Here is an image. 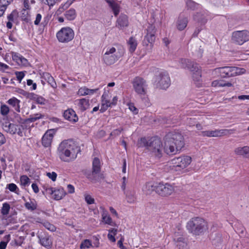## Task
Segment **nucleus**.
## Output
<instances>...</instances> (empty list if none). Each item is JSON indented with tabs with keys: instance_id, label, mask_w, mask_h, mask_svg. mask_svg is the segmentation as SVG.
I'll return each mask as SVG.
<instances>
[{
	"instance_id": "16",
	"label": "nucleus",
	"mask_w": 249,
	"mask_h": 249,
	"mask_svg": "<svg viewBox=\"0 0 249 249\" xmlns=\"http://www.w3.org/2000/svg\"><path fill=\"white\" fill-rule=\"evenodd\" d=\"M174 241L178 249H187V243L181 232H176L174 234Z\"/></svg>"
},
{
	"instance_id": "35",
	"label": "nucleus",
	"mask_w": 249,
	"mask_h": 249,
	"mask_svg": "<svg viewBox=\"0 0 249 249\" xmlns=\"http://www.w3.org/2000/svg\"><path fill=\"white\" fill-rule=\"evenodd\" d=\"M43 117V115H41V114H36L33 115H30V117L25 119L24 122L25 123H31V122H34L36 121V120L42 118Z\"/></svg>"
},
{
	"instance_id": "51",
	"label": "nucleus",
	"mask_w": 249,
	"mask_h": 249,
	"mask_svg": "<svg viewBox=\"0 0 249 249\" xmlns=\"http://www.w3.org/2000/svg\"><path fill=\"white\" fill-rule=\"evenodd\" d=\"M6 188L8 189L10 191L15 192L18 188L14 183H9L7 185Z\"/></svg>"
},
{
	"instance_id": "63",
	"label": "nucleus",
	"mask_w": 249,
	"mask_h": 249,
	"mask_svg": "<svg viewBox=\"0 0 249 249\" xmlns=\"http://www.w3.org/2000/svg\"><path fill=\"white\" fill-rule=\"evenodd\" d=\"M68 191L70 194H72L74 192V187L71 184H69L67 186Z\"/></svg>"
},
{
	"instance_id": "10",
	"label": "nucleus",
	"mask_w": 249,
	"mask_h": 249,
	"mask_svg": "<svg viewBox=\"0 0 249 249\" xmlns=\"http://www.w3.org/2000/svg\"><path fill=\"white\" fill-rule=\"evenodd\" d=\"M3 121L2 126L4 131L12 135L17 134L19 136H23L22 131L23 126L22 125L10 123L7 119L4 118L3 119Z\"/></svg>"
},
{
	"instance_id": "11",
	"label": "nucleus",
	"mask_w": 249,
	"mask_h": 249,
	"mask_svg": "<svg viewBox=\"0 0 249 249\" xmlns=\"http://www.w3.org/2000/svg\"><path fill=\"white\" fill-rule=\"evenodd\" d=\"M133 87L135 91L140 95H144L146 93L147 84L142 77L137 76L132 81Z\"/></svg>"
},
{
	"instance_id": "43",
	"label": "nucleus",
	"mask_w": 249,
	"mask_h": 249,
	"mask_svg": "<svg viewBox=\"0 0 249 249\" xmlns=\"http://www.w3.org/2000/svg\"><path fill=\"white\" fill-rule=\"evenodd\" d=\"M9 112V108L6 105H2L0 108V113L3 116H6Z\"/></svg>"
},
{
	"instance_id": "59",
	"label": "nucleus",
	"mask_w": 249,
	"mask_h": 249,
	"mask_svg": "<svg viewBox=\"0 0 249 249\" xmlns=\"http://www.w3.org/2000/svg\"><path fill=\"white\" fill-rule=\"evenodd\" d=\"M16 75L18 80L21 81L24 76V73L22 71H17L16 72Z\"/></svg>"
},
{
	"instance_id": "30",
	"label": "nucleus",
	"mask_w": 249,
	"mask_h": 249,
	"mask_svg": "<svg viewBox=\"0 0 249 249\" xmlns=\"http://www.w3.org/2000/svg\"><path fill=\"white\" fill-rule=\"evenodd\" d=\"M53 195L54 199L59 200L61 199L65 196L66 193L63 188H60L58 189H54Z\"/></svg>"
},
{
	"instance_id": "55",
	"label": "nucleus",
	"mask_w": 249,
	"mask_h": 249,
	"mask_svg": "<svg viewBox=\"0 0 249 249\" xmlns=\"http://www.w3.org/2000/svg\"><path fill=\"white\" fill-rule=\"evenodd\" d=\"M123 130V129L122 128H118L114 130L111 133L110 135L116 137L120 134L121 132Z\"/></svg>"
},
{
	"instance_id": "5",
	"label": "nucleus",
	"mask_w": 249,
	"mask_h": 249,
	"mask_svg": "<svg viewBox=\"0 0 249 249\" xmlns=\"http://www.w3.org/2000/svg\"><path fill=\"white\" fill-rule=\"evenodd\" d=\"M87 178L92 182L96 183L104 178L103 174L101 173V163L98 158H94L92 161V171L86 174Z\"/></svg>"
},
{
	"instance_id": "15",
	"label": "nucleus",
	"mask_w": 249,
	"mask_h": 249,
	"mask_svg": "<svg viewBox=\"0 0 249 249\" xmlns=\"http://www.w3.org/2000/svg\"><path fill=\"white\" fill-rule=\"evenodd\" d=\"M175 190L174 186L169 183H160L157 185V193L161 196L171 195Z\"/></svg>"
},
{
	"instance_id": "41",
	"label": "nucleus",
	"mask_w": 249,
	"mask_h": 249,
	"mask_svg": "<svg viewBox=\"0 0 249 249\" xmlns=\"http://www.w3.org/2000/svg\"><path fill=\"white\" fill-rule=\"evenodd\" d=\"M109 107H111L110 104H109L108 100H105V101L103 100L102 106H101V108L100 109V111H101V112H104Z\"/></svg>"
},
{
	"instance_id": "44",
	"label": "nucleus",
	"mask_w": 249,
	"mask_h": 249,
	"mask_svg": "<svg viewBox=\"0 0 249 249\" xmlns=\"http://www.w3.org/2000/svg\"><path fill=\"white\" fill-rule=\"evenodd\" d=\"M102 218L106 224L112 226L113 225L111 218L109 216L107 215L105 213H103L102 214Z\"/></svg>"
},
{
	"instance_id": "3",
	"label": "nucleus",
	"mask_w": 249,
	"mask_h": 249,
	"mask_svg": "<svg viewBox=\"0 0 249 249\" xmlns=\"http://www.w3.org/2000/svg\"><path fill=\"white\" fill-rule=\"evenodd\" d=\"M137 145L139 147H145L152 156L158 158L162 156V142L157 137L150 138H142L138 140Z\"/></svg>"
},
{
	"instance_id": "8",
	"label": "nucleus",
	"mask_w": 249,
	"mask_h": 249,
	"mask_svg": "<svg viewBox=\"0 0 249 249\" xmlns=\"http://www.w3.org/2000/svg\"><path fill=\"white\" fill-rule=\"evenodd\" d=\"M171 162L175 170L177 171H180L190 164L192 162V158L189 156L182 155L173 159Z\"/></svg>"
},
{
	"instance_id": "38",
	"label": "nucleus",
	"mask_w": 249,
	"mask_h": 249,
	"mask_svg": "<svg viewBox=\"0 0 249 249\" xmlns=\"http://www.w3.org/2000/svg\"><path fill=\"white\" fill-rule=\"evenodd\" d=\"M126 198L127 202L133 203L136 201V198L134 193H127L126 195Z\"/></svg>"
},
{
	"instance_id": "50",
	"label": "nucleus",
	"mask_w": 249,
	"mask_h": 249,
	"mask_svg": "<svg viewBox=\"0 0 249 249\" xmlns=\"http://www.w3.org/2000/svg\"><path fill=\"white\" fill-rule=\"evenodd\" d=\"M51 18V15H46L45 17H44L43 20L41 23V25H42L44 27H46L47 25L49 20H50Z\"/></svg>"
},
{
	"instance_id": "25",
	"label": "nucleus",
	"mask_w": 249,
	"mask_h": 249,
	"mask_svg": "<svg viewBox=\"0 0 249 249\" xmlns=\"http://www.w3.org/2000/svg\"><path fill=\"white\" fill-rule=\"evenodd\" d=\"M109 7L112 9L114 15L117 17L120 12V5L114 0H106Z\"/></svg>"
},
{
	"instance_id": "37",
	"label": "nucleus",
	"mask_w": 249,
	"mask_h": 249,
	"mask_svg": "<svg viewBox=\"0 0 249 249\" xmlns=\"http://www.w3.org/2000/svg\"><path fill=\"white\" fill-rule=\"evenodd\" d=\"M25 207L27 210L33 211L36 209L37 204L33 201L27 202L25 203Z\"/></svg>"
},
{
	"instance_id": "28",
	"label": "nucleus",
	"mask_w": 249,
	"mask_h": 249,
	"mask_svg": "<svg viewBox=\"0 0 249 249\" xmlns=\"http://www.w3.org/2000/svg\"><path fill=\"white\" fill-rule=\"evenodd\" d=\"M127 44L129 52L131 53H134L138 45L137 40L134 37L131 36L129 38Z\"/></svg>"
},
{
	"instance_id": "7",
	"label": "nucleus",
	"mask_w": 249,
	"mask_h": 249,
	"mask_svg": "<svg viewBox=\"0 0 249 249\" xmlns=\"http://www.w3.org/2000/svg\"><path fill=\"white\" fill-rule=\"evenodd\" d=\"M180 67L183 69H187L193 73V77L197 80L201 76V71L198 65L194 61L188 59H181L179 61Z\"/></svg>"
},
{
	"instance_id": "33",
	"label": "nucleus",
	"mask_w": 249,
	"mask_h": 249,
	"mask_svg": "<svg viewBox=\"0 0 249 249\" xmlns=\"http://www.w3.org/2000/svg\"><path fill=\"white\" fill-rule=\"evenodd\" d=\"M79 106L80 109L84 111L89 108V100L86 98H82L79 100Z\"/></svg>"
},
{
	"instance_id": "13",
	"label": "nucleus",
	"mask_w": 249,
	"mask_h": 249,
	"mask_svg": "<svg viewBox=\"0 0 249 249\" xmlns=\"http://www.w3.org/2000/svg\"><path fill=\"white\" fill-rule=\"evenodd\" d=\"M232 40L238 45H242L249 40V32L247 30H242L233 32Z\"/></svg>"
},
{
	"instance_id": "61",
	"label": "nucleus",
	"mask_w": 249,
	"mask_h": 249,
	"mask_svg": "<svg viewBox=\"0 0 249 249\" xmlns=\"http://www.w3.org/2000/svg\"><path fill=\"white\" fill-rule=\"evenodd\" d=\"M41 18H42V16H41V14H37L36 16V20L34 21V24L36 25H39V24L40 23V22L41 21Z\"/></svg>"
},
{
	"instance_id": "1",
	"label": "nucleus",
	"mask_w": 249,
	"mask_h": 249,
	"mask_svg": "<svg viewBox=\"0 0 249 249\" xmlns=\"http://www.w3.org/2000/svg\"><path fill=\"white\" fill-rule=\"evenodd\" d=\"M183 136L179 132H171L164 138V152L168 155H174L184 146Z\"/></svg>"
},
{
	"instance_id": "23",
	"label": "nucleus",
	"mask_w": 249,
	"mask_h": 249,
	"mask_svg": "<svg viewBox=\"0 0 249 249\" xmlns=\"http://www.w3.org/2000/svg\"><path fill=\"white\" fill-rule=\"evenodd\" d=\"M212 244L215 246H219L223 242L222 235L218 232H213L210 237Z\"/></svg>"
},
{
	"instance_id": "52",
	"label": "nucleus",
	"mask_w": 249,
	"mask_h": 249,
	"mask_svg": "<svg viewBox=\"0 0 249 249\" xmlns=\"http://www.w3.org/2000/svg\"><path fill=\"white\" fill-rule=\"evenodd\" d=\"M10 236L9 234L5 236V238L7 240V242L1 241L0 243V249H5L7 242L10 239Z\"/></svg>"
},
{
	"instance_id": "17",
	"label": "nucleus",
	"mask_w": 249,
	"mask_h": 249,
	"mask_svg": "<svg viewBox=\"0 0 249 249\" xmlns=\"http://www.w3.org/2000/svg\"><path fill=\"white\" fill-rule=\"evenodd\" d=\"M37 237L39 240V243L47 249H50L52 246V239L48 234L40 232L38 233Z\"/></svg>"
},
{
	"instance_id": "34",
	"label": "nucleus",
	"mask_w": 249,
	"mask_h": 249,
	"mask_svg": "<svg viewBox=\"0 0 249 249\" xmlns=\"http://www.w3.org/2000/svg\"><path fill=\"white\" fill-rule=\"evenodd\" d=\"M66 18L69 20L74 19L76 16V13L74 9L71 8L65 13Z\"/></svg>"
},
{
	"instance_id": "49",
	"label": "nucleus",
	"mask_w": 249,
	"mask_h": 249,
	"mask_svg": "<svg viewBox=\"0 0 249 249\" xmlns=\"http://www.w3.org/2000/svg\"><path fill=\"white\" fill-rule=\"evenodd\" d=\"M85 200L88 204H92L94 203V199L89 195L86 194L84 195Z\"/></svg>"
},
{
	"instance_id": "54",
	"label": "nucleus",
	"mask_w": 249,
	"mask_h": 249,
	"mask_svg": "<svg viewBox=\"0 0 249 249\" xmlns=\"http://www.w3.org/2000/svg\"><path fill=\"white\" fill-rule=\"evenodd\" d=\"M13 1V0H0V6H4L6 8Z\"/></svg>"
},
{
	"instance_id": "29",
	"label": "nucleus",
	"mask_w": 249,
	"mask_h": 249,
	"mask_svg": "<svg viewBox=\"0 0 249 249\" xmlns=\"http://www.w3.org/2000/svg\"><path fill=\"white\" fill-rule=\"evenodd\" d=\"M19 103L20 101L15 97H13L7 101V103L11 106L16 111L18 112H20Z\"/></svg>"
},
{
	"instance_id": "40",
	"label": "nucleus",
	"mask_w": 249,
	"mask_h": 249,
	"mask_svg": "<svg viewBox=\"0 0 249 249\" xmlns=\"http://www.w3.org/2000/svg\"><path fill=\"white\" fill-rule=\"evenodd\" d=\"M71 3H72V1L69 2L68 1L66 3H65L64 4L61 5V6H60V7L57 10V13L58 14H61V13H62L65 10L67 9L70 6V5L71 4Z\"/></svg>"
},
{
	"instance_id": "21",
	"label": "nucleus",
	"mask_w": 249,
	"mask_h": 249,
	"mask_svg": "<svg viewBox=\"0 0 249 249\" xmlns=\"http://www.w3.org/2000/svg\"><path fill=\"white\" fill-rule=\"evenodd\" d=\"M234 153L235 155L241 156L244 158H249V146H239L234 149Z\"/></svg>"
},
{
	"instance_id": "4",
	"label": "nucleus",
	"mask_w": 249,
	"mask_h": 249,
	"mask_svg": "<svg viewBox=\"0 0 249 249\" xmlns=\"http://www.w3.org/2000/svg\"><path fill=\"white\" fill-rule=\"evenodd\" d=\"M186 228L190 233L195 235H200L207 231L208 225L203 218L195 217L187 222Z\"/></svg>"
},
{
	"instance_id": "18",
	"label": "nucleus",
	"mask_w": 249,
	"mask_h": 249,
	"mask_svg": "<svg viewBox=\"0 0 249 249\" xmlns=\"http://www.w3.org/2000/svg\"><path fill=\"white\" fill-rule=\"evenodd\" d=\"M156 29L154 26L149 24L146 29V35L145 39L150 44H152L155 40Z\"/></svg>"
},
{
	"instance_id": "26",
	"label": "nucleus",
	"mask_w": 249,
	"mask_h": 249,
	"mask_svg": "<svg viewBox=\"0 0 249 249\" xmlns=\"http://www.w3.org/2000/svg\"><path fill=\"white\" fill-rule=\"evenodd\" d=\"M157 185L154 182H149L145 184L143 190L147 195L150 194L154 191L157 193Z\"/></svg>"
},
{
	"instance_id": "9",
	"label": "nucleus",
	"mask_w": 249,
	"mask_h": 249,
	"mask_svg": "<svg viewBox=\"0 0 249 249\" xmlns=\"http://www.w3.org/2000/svg\"><path fill=\"white\" fill-rule=\"evenodd\" d=\"M74 33L73 30L69 27L61 28L56 34V37L59 42L68 43L74 38Z\"/></svg>"
},
{
	"instance_id": "47",
	"label": "nucleus",
	"mask_w": 249,
	"mask_h": 249,
	"mask_svg": "<svg viewBox=\"0 0 249 249\" xmlns=\"http://www.w3.org/2000/svg\"><path fill=\"white\" fill-rule=\"evenodd\" d=\"M18 17V12L17 10H15L8 16L7 18L9 21H13L15 18H17Z\"/></svg>"
},
{
	"instance_id": "64",
	"label": "nucleus",
	"mask_w": 249,
	"mask_h": 249,
	"mask_svg": "<svg viewBox=\"0 0 249 249\" xmlns=\"http://www.w3.org/2000/svg\"><path fill=\"white\" fill-rule=\"evenodd\" d=\"M129 108L132 111L134 114L138 113V109L133 105H129Z\"/></svg>"
},
{
	"instance_id": "42",
	"label": "nucleus",
	"mask_w": 249,
	"mask_h": 249,
	"mask_svg": "<svg viewBox=\"0 0 249 249\" xmlns=\"http://www.w3.org/2000/svg\"><path fill=\"white\" fill-rule=\"evenodd\" d=\"M92 246L91 241L89 239H85L80 244L81 249H88Z\"/></svg>"
},
{
	"instance_id": "2",
	"label": "nucleus",
	"mask_w": 249,
	"mask_h": 249,
	"mask_svg": "<svg viewBox=\"0 0 249 249\" xmlns=\"http://www.w3.org/2000/svg\"><path fill=\"white\" fill-rule=\"evenodd\" d=\"M80 152V147L70 140L62 142L57 148V154L59 158L65 162H70L75 160Z\"/></svg>"
},
{
	"instance_id": "31",
	"label": "nucleus",
	"mask_w": 249,
	"mask_h": 249,
	"mask_svg": "<svg viewBox=\"0 0 249 249\" xmlns=\"http://www.w3.org/2000/svg\"><path fill=\"white\" fill-rule=\"evenodd\" d=\"M230 130L220 129L215 130H211V137H221L230 134Z\"/></svg>"
},
{
	"instance_id": "58",
	"label": "nucleus",
	"mask_w": 249,
	"mask_h": 249,
	"mask_svg": "<svg viewBox=\"0 0 249 249\" xmlns=\"http://www.w3.org/2000/svg\"><path fill=\"white\" fill-rule=\"evenodd\" d=\"M19 65H22L24 66H27L29 65V62L27 59L23 57L22 56L20 59Z\"/></svg>"
},
{
	"instance_id": "60",
	"label": "nucleus",
	"mask_w": 249,
	"mask_h": 249,
	"mask_svg": "<svg viewBox=\"0 0 249 249\" xmlns=\"http://www.w3.org/2000/svg\"><path fill=\"white\" fill-rule=\"evenodd\" d=\"M35 100L36 102L39 104L44 105L45 104V99L41 96H38L37 95Z\"/></svg>"
},
{
	"instance_id": "46",
	"label": "nucleus",
	"mask_w": 249,
	"mask_h": 249,
	"mask_svg": "<svg viewBox=\"0 0 249 249\" xmlns=\"http://www.w3.org/2000/svg\"><path fill=\"white\" fill-rule=\"evenodd\" d=\"M77 94L80 96L88 95V88L86 87L80 88L78 91Z\"/></svg>"
},
{
	"instance_id": "56",
	"label": "nucleus",
	"mask_w": 249,
	"mask_h": 249,
	"mask_svg": "<svg viewBox=\"0 0 249 249\" xmlns=\"http://www.w3.org/2000/svg\"><path fill=\"white\" fill-rule=\"evenodd\" d=\"M47 176L53 181H55L57 177V174L54 172H53L52 173H47Z\"/></svg>"
},
{
	"instance_id": "6",
	"label": "nucleus",
	"mask_w": 249,
	"mask_h": 249,
	"mask_svg": "<svg viewBox=\"0 0 249 249\" xmlns=\"http://www.w3.org/2000/svg\"><path fill=\"white\" fill-rule=\"evenodd\" d=\"M124 54L123 50H117L115 47L108 48L103 56V60L107 65L115 63Z\"/></svg>"
},
{
	"instance_id": "14",
	"label": "nucleus",
	"mask_w": 249,
	"mask_h": 249,
	"mask_svg": "<svg viewBox=\"0 0 249 249\" xmlns=\"http://www.w3.org/2000/svg\"><path fill=\"white\" fill-rule=\"evenodd\" d=\"M237 69L235 67H222L215 68L214 71L219 73L222 77H230L237 75Z\"/></svg>"
},
{
	"instance_id": "45",
	"label": "nucleus",
	"mask_w": 249,
	"mask_h": 249,
	"mask_svg": "<svg viewBox=\"0 0 249 249\" xmlns=\"http://www.w3.org/2000/svg\"><path fill=\"white\" fill-rule=\"evenodd\" d=\"M20 182L21 185L26 186L30 182V179L26 175H23L20 177Z\"/></svg>"
},
{
	"instance_id": "57",
	"label": "nucleus",
	"mask_w": 249,
	"mask_h": 249,
	"mask_svg": "<svg viewBox=\"0 0 249 249\" xmlns=\"http://www.w3.org/2000/svg\"><path fill=\"white\" fill-rule=\"evenodd\" d=\"M42 1L44 4L49 6L50 8L53 6L55 3V0H43Z\"/></svg>"
},
{
	"instance_id": "53",
	"label": "nucleus",
	"mask_w": 249,
	"mask_h": 249,
	"mask_svg": "<svg viewBox=\"0 0 249 249\" xmlns=\"http://www.w3.org/2000/svg\"><path fill=\"white\" fill-rule=\"evenodd\" d=\"M44 226L48 230L50 231H54L55 230V227L52 224L49 222H45L44 223Z\"/></svg>"
},
{
	"instance_id": "32",
	"label": "nucleus",
	"mask_w": 249,
	"mask_h": 249,
	"mask_svg": "<svg viewBox=\"0 0 249 249\" xmlns=\"http://www.w3.org/2000/svg\"><path fill=\"white\" fill-rule=\"evenodd\" d=\"M194 18L195 20L202 24L206 23L207 21L206 15L202 12L197 13L194 15Z\"/></svg>"
},
{
	"instance_id": "39",
	"label": "nucleus",
	"mask_w": 249,
	"mask_h": 249,
	"mask_svg": "<svg viewBox=\"0 0 249 249\" xmlns=\"http://www.w3.org/2000/svg\"><path fill=\"white\" fill-rule=\"evenodd\" d=\"M10 209V206L8 203H3L1 210V214L3 215H7L9 213Z\"/></svg>"
},
{
	"instance_id": "48",
	"label": "nucleus",
	"mask_w": 249,
	"mask_h": 249,
	"mask_svg": "<svg viewBox=\"0 0 249 249\" xmlns=\"http://www.w3.org/2000/svg\"><path fill=\"white\" fill-rule=\"evenodd\" d=\"M22 55L20 54L15 53V52H12V59L14 61H16L17 63L19 64V60L20 58L21 57Z\"/></svg>"
},
{
	"instance_id": "20",
	"label": "nucleus",
	"mask_w": 249,
	"mask_h": 249,
	"mask_svg": "<svg viewBox=\"0 0 249 249\" xmlns=\"http://www.w3.org/2000/svg\"><path fill=\"white\" fill-rule=\"evenodd\" d=\"M63 117L65 119L72 123L77 122L78 120V117L75 112L71 108L66 110L63 113Z\"/></svg>"
},
{
	"instance_id": "27",
	"label": "nucleus",
	"mask_w": 249,
	"mask_h": 249,
	"mask_svg": "<svg viewBox=\"0 0 249 249\" xmlns=\"http://www.w3.org/2000/svg\"><path fill=\"white\" fill-rule=\"evenodd\" d=\"M43 78L54 89L57 87L56 83L53 76L48 72L43 73Z\"/></svg>"
},
{
	"instance_id": "19",
	"label": "nucleus",
	"mask_w": 249,
	"mask_h": 249,
	"mask_svg": "<svg viewBox=\"0 0 249 249\" xmlns=\"http://www.w3.org/2000/svg\"><path fill=\"white\" fill-rule=\"evenodd\" d=\"M128 24V17L125 14H121L117 19L116 26L119 29H123L127 27Z\"/></svg>"
},
{
	"instance_id": "24",
	"label": "nucleus",
	"mask_w": 249,
	"mask_h": 249,
	"mask_svg": "<svg viewBox=\"0 0 249 249\" xmlns=\"http://www.w3.org/2000/svg\"><path fill=\"white\" fill-rule=\"evenodd\" d=\"M188 22V18L180 15L177 22L178 29L180 31L184 30L186 27Z\"/></svg>"
},
{
	"instance_id": "36",
	"label": "nucleus",
	"mask_w": 249,
	"mask_h": 249,
	"mask_svg": "<svg viewBox=\"0 0 249 249\" xmlns=\"http://www.w3.org/2000/svg\"><path fill=\"white\" fill-rule=\"evenodd\" d=\"M186 6L188 9L192 10L196 9L198 6V4L192 0H187L186 2Z\"/></svg>"
},
{
	"instance_id": "62",
	"label": "nucleus",
	"mask_w": 249,
	"mask_h": 249,
	"mask_svg": "<svg viewBox=\"0 0 249 249\" xmlns=\"http://www.w3.org/2000/svg\"><path fill=\"white\" fill-rule=\"evenodd\" d=\"M27 84L28 86L33 85V89L35 90L36 89V84L33 83V81L31 79H28L27 81Z\"/></svg>"
},
{
	"instance_id": "22",
	"label": "nucleus",
	"mask_w": 249,
	"mask_h": 249,
	"mask_svg": "<svg viewBox=\"0 0 249 249\" xmlns=\"http://www.w3.org/2000/svg\"><path fill=\"white\" fill-rule=\"evenodd\" d=\"M53 137V134L49 131H47L42 138V144L45 147H50Z\"/></svg>"
},
{
	"instance_id": "12",
	"label": "nucleus",
	"mask_w": 249,
	"mask_h": 249,
	"mask_svg": "<svg viewBox=\"0 0 249 249\" xmlns=\"http://www.w3.org/2000/svg\"><path fill=\"white\" fill-rule=\"evenodd\" d=\"M155 83L157 87L160 89H166L170 85V79L166 71L160 72L156 76Z\"/></svg>"
}]
</instances>
